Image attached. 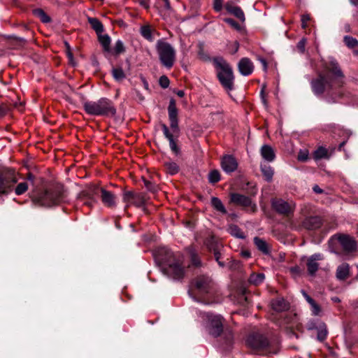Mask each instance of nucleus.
Here are the masks:
<instances>
[{"instance_id":"nucleus-1","label":"nucleus","mask_w":358,"mask_h":358,"mask_svg":"<svg viewBox=\"0 0 358 358\" xmlns=\"http://www.w3.org/2000/svg\"><path fill=\"white\" fill-rule=\"evenodd\" d=\"M345 78L338 62L329 58L324 62L317 76L311 80L312 91L316 96L325 94V101L328 103H336L343 96L341 89L345 83Z\"/></svg>"},{"instance_id":"nucleus-2","label":"nucleus","mask_w":358,"mask_h":358,"mask_svg":"<svg viewBox=\"0 0 358 358\" xmlns=\"http://www.w3.org/2000/svg\"><path fill=\"white\" fill-rule=\"evenodd\" d=\"M155 258L161 264L164 273L175 280L183 278L185 266L182 254L173 253L166 248H162L157 252Z\"/></svg>"},{"instance_id":"nucleus-3","label":"nucleus","mask_w":358,"mask_h":358,"mask_svg":"<svg viewBox=\"0 0 358 358\" xmlns=\"http://www.w3.org/2000/svg\"><path fill=\"white\" fill-rule=\"evenodd\" d=\"M64 199V187L55 184L47 187L43 192L33 199V202L40 206L51 207L59 205Z\"/></svg>"},{"instance_id":"nucleus-4","label":"nucleus","mask_w":358,"mask_h":358,"mask_svg":"<svg viewBox=\"0 0 358 358\" xmlns=\"http://www.w3.org/2000/svg\"><path fill=\"white\" fill-rule=\"evenodd\" d=\"M83 108L87 114L94 116H114L116 114L113 102L107 98L85 101Z\"/></svg>"},{"instance_id":"nucleus-5","label":"nucleus","mask_w":358,"mask_h":358,"mask_svg":"<svg viewBox=\"0 0 358 358\" xmlns=\"http://www.w3.org/2000/svg\"><path fill=\"white\" fill-rule=\"evenodd\" d=\"M213 62L217 72V76L222 85L227 90H232L234 76L230 65L221 57H215Z\"/></svg>"},{"instance_id":"nucleus-6","label":"nucleus","mask_w":358,"mask_h":358,"mask_svg":"<svg viewBox=\"0 0 358 358\" xmlns=\"http://www.w3.org/2000/svg\"><path fill=\"white\" fill-rule=\"evenodd\" d=\"M155 48L161 64L166 68L171 69L176 61V52L174 48L164 39L158 40Z\"/></svg>"},{"instance_id":"nucleus-7","label":"nucleus","mask_w":358,"mask_h":358,"mask_svg":"<svg viewBox=\"0 0 358 358\" xmlns=\"http://www.w3.org/2000/svg\"><path fill=\"white\" fill-rule=\"evenodd\" d=\"M204 327L208 334L218 337L223 331V317L220 315L206 313L203 315Z\"/></svg>"},{"instance_id":"nucleus-8","label":"nucleus","mask_w":358,"mask_h":358,"mask_svg":"<svg viewBox=\"0 0 358 358\" xmlns=\"http://www.w3.org/2000/svg\"><path fill=\"white\" fill-rule=\"evenodd\" d=\"M17 181L14 172L8 170H0V194H7Z\"/></svg>"},{"instance_id":"nucleus-9","label":"nucleus","mask_w":358,"mask_h":358,"mask_svg":"<svg viewBox=\"0 0 358 358\" xmlns=\"http://www.w3.org/2000/svg\"><path fill=\"white\" fill-rule=\"evenodd\" d=\"M271 206L275 212L284 216L292 215L296 207L293 201H286L282 199H273Z\"/></svg>"},{"instance_id":"nucleus-10","label":"nucleus","mask_w":358,"mask_h":358,"mask_svg":"<svg viewBox=\"0 0 358 358\" xmlns=\"http://www.w3.org/2000/svg\"><path fill=\"white\" fill-rule=\"evenodd\" d=\"M122 201L125 203V208L131 206L136 207L142 206L145 203V199L142 194L135 193L131 191H124L122 194Z\"/></svg>"},{"instance_id":"nucleus-11","label":"nucleus","mask_w":358,"mask_h":358,"mask_svg":"<svg viewBox=\"0 0 358 358\" xmlns=\"http://www.w3.org/2000/svg\"><path fill=\"white\" fill-rule=\"evenodd\" d=\"M168 114L170 122V127L173 133L178 134L179 132L178 109L176 108V101L171 99L168 106Z\"/></svg>"},{"instance_id":"nucleus-12","label":"nucleus","mask_w":358,"mask_h":358,"mask_svg":"<svg viewBox=\"0 0 358 358\" xmlns=\"http://www.w3.org/2000/svg\"><path fill=\"white\" fill-rule=\"evenodd\" d=\"M231 201L244 208H247L252 212H255L257 208L256 204L252 203L250 197L240 194H231Z\"/></svg>"},{"instance_id":"nucleus-13","label":"nucleus","mask_w":358,"mask_h":358,"mask_svg":"<svg viewBox=\"0 0 358 358\" xmlns=\"http://www.w3.org/2000/svg\"><path fill=\"white\" fill-rule=\"evenodd\" d=\"M247 343L251 348L255 350H263L268 345V341L266 337L259 334H252L248 336Z\"/></svg>"},{"instance_id":"nucleus-14","label":"nucleus","mask_w":358,"mask_h":358,"mask_svg":"<svg viewBox=\"0 0 358 358\" xmlns=\"http://www.w3.org/2000/svg\"><path fill=\"white\" fill-rule=\"evenodd\" d=\"M212 280L206 275L199 276L194 280V287L201 293H208L212 288Z\"/></svg>"},{"instance_id":"nucleus-15","label":"nucleus","mask_w":358,"mask_h":358,"mask_svg":"<svg viewBox=\"0 0 358 358\" xmlns=\"http://www.w3.org/2000/svg\"><path fill=\"white\" fill-rule=\"evenodd\" d=\"M324 259L323 255L315 253L310 256L307 259V269L310 275H314L319 268V262Z\"/></svg>"},{"instance_id":"nucleus-16","label":"nucleus","mask_w":358,"mask_h":358,"mask_svg":"<svg viewBox=\"0 0 358 358\" xmlns=\"http://www.w3.org/2000/svg\"><path fill=\"white\" fill-rule=\"evenodd\" d=\"M338 240L343 248V250L349 253L356 250V242L355 241L348 235H339Z\"/></svg>"},{"instance_id":"nucleus-17","label":"nucleus","mask_w":358,"mask_h":358,"mask_svg":"<svg viewBox=\"0 0 358 358\" xmlns=\"http://www.w3.org/2000/svg\"><path fill=\"white\" fill-rule=\"evenodd\" d=\"M101 199L102 203L108 208H115L117 206L116 196L110 191L100 188Z\"/></svg>"},{"instance_id":"nucleus-18","label":"nucleus","mask_w":358,"mask_h":358,"mask_svg":"<svg viewBox=\"0 0 358 358\" xmlns=\"http://www.w3.org/2000/svg\"><path fill=\"white\" fill-rule=\"evenodd\" d=\"M221 166L226 173H232L238 167V162L232 155H225L221 160Z\"/></svg>"},{"instance_id":"nucleus-19","label":"nucleus","mask_w":358,"mask_h":358,"mask_svg":"<svg viewBox=\"0 0 358 358\" xmlns=\"http://www.w3.org/2000/svg\"><path fill=\"white\" fill-rule=\"evenodd\" d=\"M238 68L241 74L244 76L250 75L254 70L252 62L247 57L242 58L240 60Z\"/></svg>"},{"instance_id":"nucleus-20","label":"nucleus","mask_w":358,"mask_h":358,"mask_svg":"<svg viewBox=\"0 0 358 358\" xmlns=\"http://www.w3.org/2000/svg\"><path fill=\"white\" fill-rule=\"evenodd\" d=\"M162 131L165 137L169 141V146L172 152H173L176 155H178L180 153V148L177 145L176 141L173 139V135L169 131L168 127L165 124H161Z\"/></svg>"},{"instance_id":"nucleus-21","label":"nucleus","mask_w":358,"mask_h":358,"mask_svg":"<svg viewBox=\"0 0 358 358\" xmlns=\"http://www.w3.org/2000/svg\"><path fill=\"white\" fill-rule=\"evenodd\" d=\"M301 294L306 301L308 303V304L310 306V310L312 313V315L314 316H318L320 315L322 313V308L319 304H317L315 301L312 299L304 290H301Z\"/></svg>"},{"instance_id":"nucleus-22","label":"nucleus","mask_w":358,"mask_h":358,"mask_svg":"<svg viewBox=\"0 0 358 358\" xmlns=\"http://www.w3.org/2000/svg\"><path fill=\"white\" fill-rule=\"evenodd\" d=\"M350 275V266L347 263H343L338 266L336 271V277L338 280H346Z\"/></svg>"},{"instance_id":"nucleus-23","label":"nucleus","mask_w":358,"mask_h":358,"mask_svg":"<svg viewBox=\"0 0 358 358\" xmlns=\"http://www.w3.org/2000/svg\"><path fill=\"white\" fill-rule=\"evenodd\" d=\"M303 225L309 230L317 229L321 225V219L317 216L308 217L304 220Z\"/></svg>"},{"instance_id":"nucleus-24","label":"nucleus","mask_w":358,"mask_h":358,"mask_svg":"<svg viewBox=\"0 0 358 358\" xmlns=\"http://www.w3.org/2000/svg\"><path fill=\"white\" fill-rule=\"evenodd\" d=\"M260 153L262 158L268 162H273L275 158L273 149L268 145H264L261 148Z\"/></svg>"},{"instance_id":"nucleus-25","label":"nucleus","mask_w":358,"mask_h":358,"mask_svg":"<svg viewBox=\"0 0 358 358\" xmlns=\"http://www.w3.org/2000/svg\"><path fill=\"white\" fill-rule=\"evenodd\" d=\"M272 308L277 312H282L289 308V304L282 298H278L272 300Z\"/></svg>"},{"instance_id":"nucleus-26","label":"nucleus","mask_w":358,"mask_h":358,"mask_svg":"<svg viewBox=\"0 0 358 358\" xmlns=\"http://www.w3.org/2000/svg\"><path fill=\"white\" fill-rule=\"evenodd\" d=\"M225 8L229 13L233 14L234 16H236L237 18H238L241 21H242V22L245 21V18L244 13L240 7L234 6H231V5L227 3V4H226Z\"/></svg>"},{"instance_id":"nucleus-27","label":"nucleus","mask_w":358,"mask_h":358,"mask_svg":"<svg viewBox=\"0 0 358 358\" xmlns=\"http://www.w3.org/2000/svg\"><path fill=\"white\" fill-rule=\"evenodd\" d=\"M260 167H261V171L262 173V175H263L264 179L267 182H271L273 179V176L274 174V171L272 169V167L266 164H262Z\"/></svg>"},{"instance_id":"nucleus-28","label":"nucleus","mask_w":358,"mask_h":358,"mask_svg":"<svg viewBox=\"0 0 358 358\" xmlns=\"http://www.w3.org/2000/svg\"><path fill=\"white\" fill-rule=\"evenodd\" d=\"M88 22L90 23L92 28L96 31L97 35L102 34L103 31V26L102 23L96 17H89L87 18Z\"/></svg>"},{"instance_id":"nucleus-29","label":"nucleus","mask_w":358,"mask_h":358,"mask_svg":"<svg viewBox=\"0 0 358 358\" xmlns=\"http://www.w3.org/2000/svg\"><path fill=\"white\" fill-rule=\"evenodd\" d=\"M265 279V275L263 273H251L248 281L251 285L257 286L262 284Z\"/></svg>"},{"instance_id":"nucleus-30","label":"nucleus","mask_w":358,"mask_h":358,"mask_svg":"<svg viewBox=\"0 0 358 358\" xmlns=\"http://www.w3.org/2000/svg\"><path fill=\"white\" fill-rule=\"evenodd\" d=\"M317 339L320 342L324 341L327 338L328 334V331L326 324L324 322H319L318 329L317 330Z\"/></svg>"},{"instance_id":"nucleus-31","label":"nucleus","mask_w":358,"mask_h":358,"mask_svg":"<svg viewBox=\"0 0 358 358\" xmlns=\"http://www.w3.org/2000/svg\"><path fill=\"white\" fill-rule=\"evenodd\" d=\"M99 41L103 47V49L106 52H109L110 50V38L108 34H99L98 35Z\"/></svg>"},{"instance_id":"nucleus-32","label":"nucleus","mask_w":358,"mask_h":358,"mask_svg":"<svg viewBox=\"0 0 358 358\" xmlns=\"http://www.w3.org/2000/svg\"><path fill=\"white\" fill-rule=\"evenodd\" d=\"M140 34L141 36L149 41H152L154 40L152 36V29L149 25H143L140 28Z\"/></svg>"},{"instance_id":"nucleus-33","label":"nucleus","mask_w":358,"mask_h":358,"mask_svg":"<svg viewBox=\"0 0 358 358\" xmlns=\"http://www.w3.org/2000/svg\"><path fill=\"white\" fill-rule=\"evenodd\" d=\"M211 205L217 211H219L222 214L227 213V210L219 198L215 196L212 197Z\"/></svg>"},{"instance_id":"nucleus-34","label":"nucleus","mask_w":358,"mask_h":358,"mask_svg":"<svg viewBox=\"0 0 358 358\" xmlns=\"http://www.w3.org/2000/svg\"><path fill=\"white\" fill-rule=\"evenodd\" d=\"M254 243L257 248L264 254H268L269 252L268 245L266 242L263 239L258 237H255L254 238Z\"/></svg>"},{"instance_id":"nucleus-35","label":"nucleus","mask_w":358,"mask_h":358,"mask_svg":"<svg viewBox=\"0 0 358 358\" xmlns=\"http://www.w3.org/2000/svg\"><path fill=\"white\" fill-rule=\"evenodd\" d=\"M188 252L191 259V264L195 267H199L201 265V262L198 254L193 248H189Z\"/></svg>"},{"instance_id":"nucleus-36","label":"nucleus","mask_w":358,"mask_h":358,"mask_svg":"<svg viewBox=\"0 0 358 358\" xmlns=\"http://www.w3.org/2000/svg\"><path fill=\"white\" fill-rule=\"evenodd\" d=\"M166 171L171 175H175L179 171L178 165L174 162H167L164 164Z\"/></svg>"},{"instance_id":"nucleus-37","label":"nucleus","mask_w":358,"mask_h":358,"mask_svg":"<svg viewBox=\"0 0 358 358\" xmlns=\"http://www.w3.org/2000/svg\"><path fill=\"white\" fill-rule=\"evenodd\" d=\"M34 14L44 23H47L50 21L49 16L42 9L34 10Z\"/></svg>"},{"instance_id":"nucleus-38","label":"nucleus","mask_w":358,"mask_h":358,"mask_svg":"<svg viewBox=\"0 0 358 358\" xmlns=\"http://www.w3.org/2000/svg\"><path fill=\"white\" fill-rule=\"evenodd\" d=\"M229 231L230 234L237 238H244L245 236L243 235V231L236 226V225H231L229 228Z\"/></svg>"},{"instance_id":"nucleus-39","label":"nucleus","mask_w":358,"mask_h":358,"mask_svg":"<svg viewBox=\"0 0 358 358\" xmlns=\"http://www.w3.org/2000/svg\"><path fill=\"white\" fill-rule=\"evenodd\" d=\"M344 42H345V45L349 48H351V49H352L358 45V41L352 36H345L344 37Z\"/></svg>"},{"instance_id":"nucleus-40","label":"nucleus","mask_w":358,"mask_h":358,"mask_svg":"<svg viewBox=\"0 0 358 358\" xmlns=\"http://www.w3.org/2000/svg\"><path fill=\"white\" fill-rule=\"evenodd\" d=\"M112 74L113 78L117 81H120L125 78V74L120 68L113 69L112 70Z\"/></svg>"},{"instance_id":"nucleus-41","label":"nucleus","mask_w":358,"mask_h":358,"mask_svg":"<svg viewBox=\"0 0 358 358\" xmlns=\"http://www.w3.org/2000/svg\"><path fill=\"white\" fill-rule=\"evenodd\" d=\"M220 174L217 170L211 171L208 174V180L210 183H215L220 181Z\"/></svg>"},{"instance_id":"nucleus-42","label":"nucleus","mask_w":358,"mask_h":358,"mask_svg":"<svg viewBox=\"0 0 358 358\" xmlns=\"http://www.w3.org/2000/svg\"><path fill=\"white\" fill-rule=\"evenodd\" d=\"M28 189V184L27 182L19 183L15 189V193L17 195L24 194Z\"/></svg>"},{"instance_id":"nucleus-43","label":"nucleus","mask_w":358,"mask_h":358,"mask_svg":"<svg viewBox=\"0 0 358 358\" xmlns=\"http://www.w3.org/2000/svg\"><path fill=\"white\" fill-rule=\"evenodd\" d=\"M314 157L316 159L325 158L327 157V150L323 147L317 149L314 152Z\"/></svg>"},{"instance_id":"nucleus-44","label":"nucleus","mask_w":358,"mask_h":358,"mask_svg":"<svg viewBox=\"0 0 358 358\" xmlns=\"http://www.w3.org/2000/svg\"><path fill=\"white\" fill-rule=\"evenodd\" d=\"M124 50L125 49L122 41L120 40L117 41L114 47L115 54L119 55L124 52Z\"/></svg>"},{"instance_id":"nucleus-45","label":"nucleus","mask_w":358,"mask_h":358,"mask_svg":"<svg viewBox=\"0 0 358 358\" xmlns=\"http://www.w3.org/2000/svg\"><path fill=\"white\" fill-rule=\"evenodd\" d=\"M159 83L162 88H167L169 85V79L166 76H162L159 78Z\"/></svg>"},{"instance_id":"nucleus-46","label":"nucleus","mask_w":358,"mask_h":358,"mask_svg":"<svg viewBox=\"0 0 358 358\" xmlns=\"http://www.w3.org/2000/svg\"><path fill=\"white\" fill-rule=\"evenodd\" d=\"M306 45V39L305 38H301L299 43H297V49L301 53H304L305 52V47Z\"/></svg>"},{"instance_id":"nucleus-47","label":"nucleus","mask_w":358,"mask_h":358,"mask_svg":"<svg viewBox=\"0 0 358 358\" xmlns=\"http://www.w3.org/2000/svg\"><path fill=\"white\" fill-rule=\"evenodd\" d=\"M308 152L307 150H301L299 154L297 159L299 161L305 162L308 159Z\"/></svg>"},{"instance_id":"nucleus-48","label":"nucleus","mask_w":358,"mask_h":358,"mask_svg":"<svg viewBox=\"0 0 358 358\" xmlns=\"http://www.w3.org/2000/svg\"><path fill=\"white\" fill-rule=\"evenodd\" d=\"M224 21L234 29L238 30L241 27L240 24L231 18H226Z\"/></svg>"},{"instance_id":"nucleus-49","label":"nucleus","mask_w":358,"mask_h":358,"mask_svg":"<svg viewBox=\"0 0 358 358\" xmlns=\"http://www.w3.org/2000/svg\"><path fill=\"white\" fill-rule=\"evenodd\" d=\"M310 17L308 14H304L301 15V27L303 29L307 27V22L310 20Z\"/></svg>"},{"instance_id":"nucleus-50","label":"nucleus","mask_w":358,"mask_h":358,"mask_svg":"<svg viewBox=\"0 0 358 358\" xmlns=\"http://www.w3.org/2000/svg\"><path fill=\"white\" fill-rule=\"evenodd\" d=\"M144 184L146 188L150 192H155L157 189V186L150 181L144 180Z\"/></svg>"},{"instance_id":"nucleus-51","label":"nucleus","mask_w":358,"mask_h":358,"mask_svg":"<svg viewBox=\"0 0 358 358\" xmlns=\"http://www.w3.org/2000/svg\"><path fill=\"white\" fill-rule=\"evenodd\" d=\"M222 3H223V0H214V3H213L214 9L217 12L220 11L222 8Z\"/></svg>"},{"instance_id":"nucleus-52","label":"nucleus","mask_w":358,"mask_h":358,"mask_svg":"<svg viewBox=\"0 0 358 358\" xmlns=\"http://www.w3.org/2000/svg\"><path fill=\"white\" fill-rule=\"evenodd\" d=\"M307 329L308 330H317L318 329V324H317L314 321H311L308 322Z\"/></svg>"},{"instance_id":"nucleus-53","label":"nucleus","mask_w":358,"mask_h":358,"mask_svg":"<svg viewBox=\"0 0 358 358\" xmlns=\"http://www.w3.org/2000/svg\"><path fill=\"white\" fill-rule=\"evenodd\" d=\"M264 88H265L264 87H262L261 92H260V95H261V99H262L263 104L264 105L265 107H267L268 103H267V100L265 97V94H264Z\"/></svg>"},{"instance_id":"nucleus-54","label":"nucleus","mask_w":358,"mask_h":358,"mask_svg":"<svg viewBox=\"0 0 358 358\" xmlns=\"http://www.w3.org/2000/svg\"><path fill=\"white\" fill-rule=\"evenodd\" d=\"M199 56L200 59H202L203 61H208L210 59L209 57L206 54H205L202 50H201L199 52Z\"/></svg>"},{"instance_id":"nucleus-55","label":"nucleus","mask_w":358,"mask_h":358,"mask_svg":"<svg viewBox=\"0 0 358 358\" xmlns=\"http://www.w3.org/2000/svg\"><path fill=\"white\" fill-rule=\"evenodd\" d=\"M140 4L145 8H149L150 4L148 0H139Z\"/></svg>"},{"instance_id":"nucleus-56","label":"nucleus","mask_w":358,"mask_h":358,"mask_svg":"<svg viewBox=\"0 0 358 358\" xmlns=\"http://www.w3.org/2000/svg\"><path fill=\"white\" fill-rule=\"evenodd\" d=\"M65 45H66V47L67 48V55H68V57H69V58L70 59H72L73 55H72V53L70 51V46H69V43L67 42H65Z\"/></svg>"},{"instance_id":"nucleus-57","label":"nucleus","mask_w":358,"mask_h":358,"mask_svg":"<svg viewBox=\"0 0 358 358\" xmlns=\"http://www.w3.org/2000/svg\"><path fill=\"white\" fill-rule=\"evenodd\" d=\"M220 257V254L219 252H215V257L216 261L218 262V264L220 266L223 267L224 264L223 262H221L219 261Z\"/></svg>"},{"instance_id":"nucleus-58","label":"nucleus","mask_w":358,"mask_h":358,"mask_svg":"<svg viewBox=\"0 0 358 358\" xmlns=\"http://www.w3.org/2000/svg\"><path fill=\"white\" fill-rule=\"evenodd\" d=\"M313 189L317 194H321L323 192V190L317 185L313 187Z\"/></svg>"},{"instance_id":"nucleus-59","label":"nucleus","mask_w":358,"mask_h":358,"mask_svg":"<svg viewBox=\"0 0 358 358\" xmlns=\"http://www.w3.org/2000/svg\"><path fill=\"white\" fill-rule=\"evenodd\" d=\"M242 256L248 258L250 257V253L248 251H243L241 252Z\"/></svg>"},{"instance_id":"nucleus-60","label":"nucleus","mask_w":358,"mask_h":358,"mask_svg":"<svg viewBox=\"0 0 358 358\" xmlns=\"http://www.w3.org/2000/svg\"><path fill=\"white\" fill-rule=\"evenodd\" d=\"M142 81L143 83L144 87L146 90H148V86H149L148 82L146 81V80L144 78H142Z\"/></svg>"},{"instance_id":"nucleus-61","label":"nucleus","mask_w":358,"mask_h":358,"mask_svg":"<svg viewBox=\"0 0 358 358\" xmlns=\"http://www.w3.org/2000/svg\"><path fill=\"white\" fill-rule=\"evenodd\" d=\"M176 94L180 97H183L185 95V92L182 90H178Z\"/></svg>"},{"instance_id":"nucleus-62","label":"nucleus","mask_w":358,"mask_h":358,"mask_svg":"<svg viewBox=\"0 0 358 358\" xmlns=\"http://www.w3.org/2000/svg\"><path fill=\"white\" fill-rule=\"evenodd\" d=\"M332 301L334 303H339L341 301V299L338 296H334L331 298Z\"/></svg>"},{"instance_id":"nucleus-63","label":"nucleus","mask_w":358,"mask_h":358,"mask_svg":"<svg viewBox=\"0 0 358 358\" xmlns=\"http://www.w3.org/2000/svg\"><path fill=\"white\" fill-rule=\"evenodd\" d=\"M164 2V6L166 8H170V3H169V0H163Z\"/></svg>"},{"instance_id":"nucleus-64","label":"nucleus","mask_w":358,"mask_h":358,"mask_svg":"<svg viewBox=\"0 0 358 358\" xmlns=\"http://www.w3.org/2000/svg\"><path fill=\"white\" fill-rule=\"evenodd\" d=\"M27 179L33 182L34 180V176L31 173H29L27 176Z\"/></svg>"}]
</instances>
